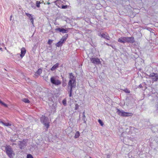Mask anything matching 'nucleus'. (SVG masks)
Here are the masks:
<instances>
[{
	"mask_svg": "<svg viewBox=\"0 0 158 158\" xmlns=\"http://www.w3.org/2000/svg\"><path fill=\"white\" fill-rule=\"evenodd\" d=\"M3 147L5 148V151L8 156L10 158L13 157V155H14L15 154L11 147L8 144Z\"/></svg>",
	"mask_w": 158,
	"mask_h": 158,
	"instance_id": "nucleus-1",
	"label": "nucleus"
},
{
	"mask_svg": "<svg viewBox=\"0 0 158 158\" xmlns=\"http://www.w3.org/2000/svg\"><path fill=\"white\" fill-rule=\"evenodd\" d=\"M59 78V77L57 76H52L50 78V82L52 84L58 86L62 83L61 81L60 80Z\"/></svg>",
	"mask_w": 158,
	"mask_h": 158,
	"instance_id": "nucleus-2",
	"label": "nucleus"
},
{
	"mask_svg": "<svg viewBox=\"0 0 158 158\" xmlns=\"http://www.w3.org/2000/svg\"><path fill=\"white\" fill-rule=\"evenodd\" d=\"M116 113L118 115L122 117H129L132 116L133 115L131 113L127 112L123 110H120L119 109L117 108Z\"/></svg>",
	"mask_w": 158,
	"mask_h": 158,
	"instance_id": "nucleus-3",
	"label": "nucleus"
},
{
	"mask_svg": "<svg viewBox=\"0 0 158 158\" xmlns=\"http://www.w3.org/2000/svg\"><path fill=\"white\" fill-rule=\"evenodd\" d=\"M18 145L19 148L21 149H23L27 146V143L25 142V140L23 139V141H19Z\"/></svg>",
	"mask_w": 158,
	"mask_h": 158,
	"instance_id": "nucleus-4",
	"label": "nucleus"
},
{
	"mask_svg": "<svg viewBox=\"0 0 158 158\" xmlns=\"http://www.w3.org/2000/svg\"><path fill=\"white\" fill-rule=\"evenodd\" d=\"M76 82L69 81L68 83V87L70 89H73L76 87Z\"/></svg>",
	"mask_w": 158,
	"mask_h": 158,
	"instance_id": "nucleus-5",
	"label": "nucleus"
},
{
	"mask_svg": "<svg viewBox=\"0 0 158 158\" xmlns=\"http://www.w3.org/2000/svg\"><path fill=\"white\" fill-rule=\"evenodd\" d=\"M90 60L95 64H98L101 63L99 59L98 58H90Z\"/></svg>",
	"mask_w": 158,
	"mask_h": 158,
	"instance_id": "nucleus-6",
	"label": "nucleus"
},
{
	"mask_svg": "<svg viewBox=\"0 0 158 158\" xmlns=\"http://www.w3.org/2000/svg\"><path fill=\"white\" fill-rule=\"evenodd\" d=\"M135 42L134 37H126V42L133 44Z\"/></svg>",
	"mask_w": 158,
	"mask_h": 158,
	"instance_id": "nucleus-7",
	"label": "nucleus"
},
{
	"mask_svg": "<svg viewBox=\"0 0 158 158\" xmlns=\"http://www.w3.org/2000/svg\"><path fill=\"white\" fill-rule=\"evenodd\" d=\"M40 120L41 123L43 124L49 122L48 118L43 115L40 118Z\"/></svg>",
	"mask_w": 158,
	"mask_h": 158,
	"instance_id": "nucleus-8",
	"label": "nucleus"
},
{
	"mask_svg": "<svg viewBox=\"0 0 158 158\" xmlns=\"http://www.w3.org/2000/svg\"><path fill=\"white\" fill-rule=\"evenodd\" d=\"M69 81L76 82V77L73 75L72 73H69Z\"/></svg>",
	"mask_w": 158,
	"mask_h": 158,
	"instance_id": "nucleus-9",
	"label": "nucleus"
},
{
	"mask_svg": "<svg viewBox=\"0 0 158 158\" xmlns=\"http://www.w3.org/2000/svg\"><path fill=\"white\" fill-rule=\"evenodd\" d=\"M68 34H66L64 36H63V37L60 40V41L62 43H64L66 41L67 39L68 38Z\"/></svg>",
	"mask_w": 158,
	"mask_h": 158,
	"instance_id": "nucleus-10",
	"label": "nucleus"
},
{
	"mask_svg": "<svg viewBox=\"0 0 158 158\" xmlns=\"http://www.w3.org/2000/svg\"><path fill=\"white\" fill-rule=\"evenodd\" d=\"M118 42L121 43L126 42V37H123L119 38L118 40Z\"/></svg>",
	"mask_w": 158,
	"mask_h": 158,
	"instance_id": "nucleus-11",
	"label": "nucleus"
},
{
	"mask_svg": "<svg viewBox=\"0 0 158 158\" xmlns=\"http://www.w3.org/2000/svg\"><path fill=\"white\" fill-rule=\"evenodd\" d=\"M101 35L102 37L108 40H110V37L107 33H102V34H101Z\"/></svg>",
	"mask_w": 158,
	"mask_h": 158,
	"instance_id": "nucleus-12",
	"label": "nucleus"
},
{
	"mask_svg": "<svg viewBox=\"0 0 158 158\" xmlns=\"http://www.w3.org/2000/svg\"><path fill=\"white\" fill-rule=\"evenodd\" d=\"M26 53V50L24 48H23L21 49V54L20 56L21 58H23L24 56Z\"/></svg>",
	"mask_w": 158,
	"mask_h": 158,
	"instance_id": "nucleus-13",
	"label": "nucleus"
},
{
	"mask_svg": "<svg viewBox=\"0 0 158 158\" xmlns=\"http://www.w3.org/2000/svg\"><path fill=\"white\" fill-rule=\"evenodd\" d=\"M59 63H56V64L54 65L52 68L50 69L52 71H54L57 68H58L59 67Z\"/></svg>",
	"mask_w": 158,
	"mask_h": 158,
	"instance_id": "nucleus-14",
	"label": "nucleus"
},
{
	"mask_svg": "<svg viewBox=\"0 0 158 158\" xmlns=\"http://www.w3.org/2000/svg\"><path fill=\"white\" fill-rule=\"evenodd\" d=\"M42 73V70L41 69H39L35 73V76L38 77Z\"/></svg>",
	"mask_w": 158,
	"mask_h": 158,
	"instance_id": "nucleus-15",
	"label": "nucleus"
},
{
	"mask_svg": "<svg viewBox=\"0 0 158 158\" xmlns=\"http://www.w3.org/2000/svg\"><path fill=\"white\" fill-rule=\"evenodd\" d=\"M82 120L83 121H84V123H85V124H86V121L87 120L86 118V117H85V112L84 111L83 113V114H82Z\"/></svg>",
	"mask_w": 158,
	"mask_h": 158,
	"instance_id": "nucleus-16",
	"label": "nucleus"
},
{
	"mask_svg": "<svg viewBox=\"0 0 158 158\" xmlns=\"http://www.w3.org/2000/svg\"><path fill=\"white\" fill-rule=\"evenodd\" d=\"M0 123L3 124V125L9 127L11 126V124L9 123H4L2 121H0Z\"/></svg>",
	"mask_w": 158,
	"mask_h": 158,
	"instance_id": "nucleus-17",
	"label": "nucleus"
},
{
	"mask_svg": "<svg viewBox=\"0 0 158 158\" xmlns=\"http://www.w3.org/2000/svg\"><path fill=\"white\" fill-rule=\"evenodd\" d=\"M63 44V43H62L61 41H60L56 44V45L57 47H61Z\"/></svg>",
	"mask_w": 158,
	"mask_h": 158,
	"instance_id": "nucleus-18",
	"label": "nucleus"
},
{
	"mask_svg": "<svg viewBox=\"0 0 158 158\" xmlns=\"http://www.w3.org/2000/svg\"><path fill=\"white\" fill-rule=\"evenodd\" d=\"M69 32V30L67 28L64 29L62 28L61 32L63 33H67Z\"/></svg>",
	"mask_w": 158,
	"mask_h": 158,
	"instance_id": "nucleus-19",
	"label": "nucleus"
},
{
	"mask_svg": "<svg viewBox=\"0 0 158 158\" xmlns=\"http://www.w3.org/2000/svg\"><path fill=\"white\" fill-rule=\"evenodd\" d=\"M152 81H157L158 80V74H156L154 77L152 78Z\"/></svg>",
	"mask_w": 158,
	"mask_h": 158,
	"instance_id": "nucleus-20",
	"label": "nucleus"
},
{
	"mask_svg": "<svg viewBox=\"0 0 158 158\" xmlns=\"http://www.w3.org/2000/svg\"><path fill=\"white\" fill-rule=\"evenodd\" d=\"M22 101L26 103H29L30 102L29 100L27 98H24L22 99Z\"/></svg>",
	"mask_w": 158,
	"mask_h": 158,
	"instance_id": "nucleus-21",
	"label": "nucleus"
},
{
	"mask_svg": "<svg viewBox=\"0 0 158 158\" xmlns=\"http://www.w3.org/2000/svg\"><path fill=\"white\" fill-rule=\"evenodd\" d=\"M49 123L48 122V123H43V124L44 125L45 127H46L47 130V129L49 127Z\"/></svg>",
	"mask_w": 158,
	"mask_h": 158,
	"instance_id": "nucleus-22",
	"label": "nucleus"
},
{
	"mask_svg": "<svg viewBox=\"0 0 158 158\" xmlns=\"http://www.w3.org/2000/svg\"><path fill=\"white\" fill-rule=\"evenodd\" d=\"M158 74L157 73H151L149 75V77H152L153 78L154 77L156 74Z\"/></svg>",
	"mask_w": 158,
	"mask_h": 158,
	"instance_id": "nucleus-23",
	"label": "nucleus"
},
{
	"mask_svg": "<svg viewBox=\"0 0 158 158\" xmlns=\"http://www.w3.org/2000/svg\"><path fill=\"white\" fill-rule=\"evenodd\" d=\"M0 104L6 107H7L8 106L5 103L3 102L1 100H0Z\"/></svg>",
	"mask_w": 158,
	"mask_h": 158,
	"instance_id": "nucleus-24",
	"label": "nucleus"
},
{
	"mask_svg": "<svg viewBox=\"0 0 158 158\" xmlns=\"http://www.w3.org/2000/svg\"><path fill=\"white\" fill-rule=\"evenodd\" d=\"M79 135H80L79 132L78 131H77L76 132V133L75 134L74 138H77L79 137Z\"/></svg>",
	"mask_w": 158,
	"mask_h": 158,
	"instance_id": "nucleus-25",
	"label": "nucleus"
},
{
	"mask_svg": "<svg viewBox=\"0 0 158 158\" xmlns=\"http://www.w3.org/2000/svg\"><path fill=\"white\" fill-rule=\"evenodd\" d=\"M122 90L124 92H125L126 93H130V91L129 90H128L127 88L123 89Z\"/></svg>",
	"mask_w": 158,
	"mask_h": 158,
	"instance_id": "nucleus-26",
	"label": "nucleus"
},
{
	"mask_svg": "<svg viewBox=\"0 0 158 158\" xmlns=\"http://www.w3.org/2000/svg\"><path fill=\"white\" fill-rule=\"evenodd\" d=\"M65 81L66 80H65V81H64L63 80V81L62 82V86L63 87H65L67 85V84L66 83Z\"/></svg>",
	"mask_w": 158,
	"mask_h": 158,
	"instance_id": "nucleus-27",
	"label": "nucleus"
},
{
	"mask_svg": "<svg viewBox=\"0 0 158 158\" xmlns=\"http://www.w3.org/2000/svg\"><path fill=\"white\" fill-rule=\"evenodd\" d=\"M26 15L30 19L31 18H32V15L31 14H30L29 13H26Z\"/></svg>",
	"mask_w": 158,
	"mask_h": 158,
	"instance_id": "nucleus-28",
	"label": "nucleus"
},
{
	"mask_svg": "<svg viewBox=\"0 0 158 158\" xmlns=\"http://www.w3.org/2000/svg\"><path fill=\"white\" fill-rule=\"evenodd\" d=\"M98 122L102 126H103L104 125L102 121L100 119H99L98 120Z\"/></svg>",
	"mask_w": 158,
	"mask_h": 158,
	"instance_id": "nucleus-29",
	"label": "nucleus"
},
{
	"mask_svg": "<svg viewBox=\"0 0 158 158\" xmlns=\"http://www.w3.org/2000/svg\"><path fill=\"white\" fill-rule=\"evenodd\" d=\"M62 28H57L55 29V30L56 31H58L60 32H61L62 31Z\"/></svg>",
	"mask_w": 158,
	"mask_h": 158,
	"instance_id": "nucleus-30",
	"label": "nucleus"
},
{
	"mask_svg": "<svg viewBox=\"0 0 158 158\" xmlns=\"http://www.w3.org/2000/svg\"><path fill=\"white\" fill-rule=\"evenodd\" d=\"M67 7H68V6L67 5H62L61 8L62 9H66L67 8Z\"/></svg>",
	"mask_w": 158,
	"mask_h": 158,
	"instance_id": "nucleus-31",
	"label": "nucleus"
},
{
	"mask_svg": "<svg viewBox=\"0 0 158 158\" xmlns=\"http://www.w3.org/2000/svg\"><path fill=\"white\" fill-rule=\"evenodd\" d=\"M62 103L64 106H66V101L65 99L63 100L62 101Z\"/></svg>",
	"mask_w": 158,
	"mask_h": 158,
	"instance_id": "nucleus-32",
	"label": "nucleus"
},
{
	"mask_svg": "<svg viewBox=\"0 0 158 158\" xmlns=\"http://www.w3.org/2000/svg\"><path fill=\"white\" fill-rule=\"evenodd\" d=\"M40 2L39 1H37L36 2V6L38 7H40Z\"/></svg>",
	"mask_w": 158,
	"mask_h": 158,
	"instance_id": "nucleus-33",
	"label": "nucleus"
},
{
	"mask_svg": "<svg viewBox=\"0 0 158 158\" xmlns=\"http://www.w3.org/2000/svg\"><path fill=\"white\" fill-rule=\"evenodd\" d=\"M53 41V40H51L50 39L49 40L48 42V44L49 45L51 44L52 43V42Z\"/></svg>",
	"mask_w": 158,
	"mask_h": 158,
	"instance_id": "nucleus-34",
	"label": "nucleus"
},
{
	"mask_svg": "<svg viewBox=\"0 0 158 158\" xmlns=\"http://www.w3.org/2000/svg\"><path fill=\"white\" fill-rule=\"evenodd\" d=\"M75 109L76 110H77L79 108V105H78L76 103L75 104Z\"/></svg>",
	"mask_w": 158,
	"mask_h": 158,
	"instance_id": "nucleus-35",
	"label": "nucleus"
},
{
	"mask_svg": "<svg viewBox=\"0 0 158 158\" xmlns=\"http://www.w3.org/2000/svg\"><path fill=\"white\" fill-rule=\"evenodd\" d=\"M30 20L33 26H34V19H33V17L32 18H31L30 19Z\"/></svg>",
	"mask_w": 158,
	"mask_h": 158,
	"instance_id": "nucleus-36",
	"label": "nucleus"
},
{
	"mask_svg": "<svg viewBox=\"0 0 158 158\" xmlns=\"http://www.w3.org/2000/svg\"><path fill=\"white\" fill-rule=\"evenodd\" d=\"M27 158H33V157L31 154H29L27 155Z\"/></svg>",
	"mask_w": 158,
	"mask_h": 158,
	"instance_id": "nucleus-37",
	"label": "nucleus"
},
{
	"mask_svg": "<svg viewBox=\"0 0 158 158\" xmlns=\"http://www.w3.org/2000/svg\"><path fill=\"white\" fill-rule=\"evenodd\" d=\"M72 91H73V89H70V90L69 91V96L70 97L72 96Z\"/></svg>",
	"mask_w": 158,
	"mask_h": 158,
	"instance_id": "nucleus-38",
	"label": "nucleus"
},
{
	"mask_svg": "<svg viewBox=\"0 0 158 158\" xmlns=\"http://www.w3.org/2000/svg\"><path fill=\"white\" fill-rule=\"evenodd\" d=\"M10 140L12 142H15L16 141V140H14L12 138H11V137L10 138Z\"/></svg>",
	"mask_w": 158,
	"mask_h": 158,
	"instance_id": "nucleus-39",
	"label": "nucleus"
},
{
	"mask_svg": "<svg viewBox=\"0 0 158 158\" xmlns=\"http://www.w3.org/2000/svg\"><path fill=\"white\" fill-rule=\"evenodd\" d=\"M110 46L114 49H116V47H115V46L114 45H112L111 44V46Z\"/></svg>",
	"mask_w": 158,
	"mask_h": 158,
	"instance_id": "nucleus-40",
	"label": "nucleus"
},
{
	"mask_svg": "<svg viewBox=\"0 0 158 158\" xmlns=\"http://www.w3.org/2000/svg\"><path fill=\"white\" fill-rule=\"evenodd\" d=\"M107 156V158H110V155L109 154H106Z\"/></svg>",
	"mask_w": 158,
	"mask_h": 158,
	"instance_id": "nucleus-41",
	"label": "nucleus"
},
{
	"mask_svg": "<svg viewBox=\"0 0 158 158\" xmlns=\"http://www.w3.org/2000/svg\"><path fill=\"white\" fill-rule=\"evenodd\" d=\"M105 44H106L108 46H110L111 45V44H108L107 43H105Z\"/></svg>",
	"mask_w": 158,
	"mask_h": 158,
	"instance_id": "nucleus-42",
	"label": "nucleus"
},
{
	"mask_svg": "<svg viewBox=\"0 0 158 158\" xmlns=\"http://www.w3.org/2000/svg\"><path fill=\"white\" fill-rule=\"evenodd\" d=\"M139 87L140 88H142L143 87L142 85L141 84L139 85Z\"/></svg>",
	"mask_w": 158,
	"mask_h": 158,
	"instance_id": "nucleus-43",
	"label": "nucleus"
},
{
	"mask_svg": "<svg viewBox=\"0 0 158 158\" xmlns=\"http://www.w3.org/2000/svg\"><path fill=\"white\" fill-rule=\"evenodd\" d=\"M16 145V143H13L12 144V145Z\"/></svg>",
	"mask_w": 158,
	"mask_h": 158,
	"instance_id": "nucleus-44",
	"label": "nucleus"
},
{
	"mask_svg": "<svg viewBox=\"0 0 158 158\" xmlns=\"http://www.w3.org/2000/svg\"><path fill=\"white\" fill-rule=\"evenodd\" d=\"M12 18V16L11 15L10 16V20H11V18Z\"/></svg>",
	"mask_w": 158,
	"mask_h": 158,
	"instance_id": "nucleus-45",
	"label": "nucleus"
},
{
	"mask_svg": "<svg viewBox=\"0 0 158 158\" xmlns=\"http://www.w3.org/2000/svg\"><path fill=\"white\" fill-rule=\"evenodd\" d=\"M0 50H2V48H0Z\"/></svg>",
	"mask_w": 158,
	"mask_h": 158,
	"instance_id": "nucleus-46",
	"label": "nucleus"
},
{
	"mask_svg": "<svg viewBox=\"0 0 158 158\" xmlns=\"http://www.w3.org/2000/svg\"><path fill=\"white\" fill-rule=\"evenodd\" d=\"M62 79L64 78V77H62Z\"/></svg>",
	"mask_w": 158,
	"mask_h": 158,
	"instance_id": "nucleus-47",
	"label": "nucleus"
},
{
	"mask_svg": "<svg viewBox=\"0 0 158 158\" xmlns=\"http://www.w3.org/2000/svg\"><path fill=\"white\" fill-rule=\"evenodd\" d=\"M5 49H6V48H5Z\"/></svg>",
	"mask_w": 158,
	"mask_h": 158,
	"instance_id": "nucleus-48",
	"label": "nucleus"
},
{
	"mask_svg": "<svg viewBox=\"0 0 158 158\" xmlns=\"http://www.w3.org/2000/svg\"><path fill=\"white\" fill-rule=\"evenodd\" d=\"M89 158H91V157H89Z\"/></svg>",
	"mask_w": 158,
	"mask_h": 158,
	"instance_id": "nucleus-49",
	"label": "nucleus"
}]
</instances>
